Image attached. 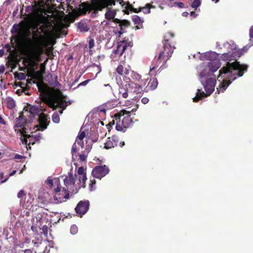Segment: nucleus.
Instances as JSON below:
<instances>
[{
  "label": "nucleus",
  "mask_w": 253,
  "mask_h": 253,
  "mask_svg": "<svg viewBox=\"0 0 253 253\" xmlns=\"http://www.w3.org/2000/svg\"><path fill=\"white\" fill-rule=\"evenodd\" d=\"M219 55V54L213 51L207 52L200 55L201 60L209 61L203 63L197 68L199 77L206 92L198 89L193 101L197 102L201 98L210 95L214 90L216 76L214 73L221 66L220 62L217 60Z\"/></svg>",
  "instance_id": "nucleus-1"
},
{
  "label": "nucleus",
  "mask_w": 253,
  "mask_h": 253,
  "mask_svg": "<svg viewBox=\"0 0 253 253\" xmlns=\"http://www.w3.org/2000/svg\"><path fill=\"white\" fill-rule=\"evenodd\" d=\"M247 68V65H241L237 61L232 63L228 62L226 65L223 66L219 71V74L217 77V80L219 83L216 88L218 93L220 92H223L231 83V81L242 76Z\"/></svg>",
  "instance_id": "nucleus-2"
},
{
  "label": "nucleus",
  "mask_w": 253,
  "mask_h": 253,
  "mask_svg": "<svg viewBox=\"0 0 253 253\" xmlns=\"http://www.w3.org/2000/svg\"><path fill=\"white\" fill-rule=\"evenodd\" d=\"M75 176L77 178L76 180L73 174L69 173L64 179L65 186L63 187V191L65 193L77 192L78 189L85 187L87 178L85 170L83 167L78 169V175Z\"/></svg>",
  "instance_id": "nucleus-3"
},
{
  "label": "nucleus",
  "mask_w": 253,
  "mask_h": 253,
  "mask_svg": "<svg viewBox=\"0 0 253 253\" xmlns=\"http://www.w3.org/2000/svg\"><path fill=\"white\" fill-rule=\"evenodd\" d=\"M52 27V25L49 22L43 18H39L32 24V29L35 37H37L41 33H43L45 36H42V41L41 44L43 46H46L50 40V35L51 32L50 30Z\"/></svg>",
  "instance_id": "nucleus-4"
},
{
  "label": "nucleus",
  "mask_w": 253,
  "mask_h": 253,
  "mask_svg": "<svg viewBox=\"0 0 253 253\" xmlns=\"http://www.w3.org/2000/svg\"><path fill=\"white\" fill-rule=\"evenodd\" d=\"M26 126L28 127V125L23 116H20L18 118L16 119L15 129L17 133H19L23 136V138H21L22 143L27 144L28 139H29V143L33 144L35 142L32 141V138H34L35 141H38L42 138V134L40 133H38V134L32 136L28 134L26 131L27 129Z\"/></svg>",
  "instance_id": "nucleus-5"
},
{
  "label": "nucleus",
  "mask_w": 253,
  "mask_h": 253,
  "mask_svg": "<svg viewBox=\"0 0 253 253\" xmlns=\"http://www.w3.org/2000/svg\"><path fill=\"white\" fill-rule=\"evenodd\" d=\"M138 107L131 110H123L115 114V119L113 120V124H116V128L118 131H125L126 129L129 126L132 120L130 117V113L135 112Z\"/></svg>",
  "instance_id": "nucleus-6"
},
{
  "label": "nucleus",
  "mask_w": 253,
  "mask_h": 253,
  "mask_svg": "<svg viewBox=\"0 0 253 253\" xmlns=\"http://www.w3.org/2000/svg\"><path fill=\"white\" fill-rule=\"evenodd\" d=\"M173 34L171 32H168L166 34L164 37L165 43H164V48L162 51H161L158 56V61L155 64L153 63L150 66V72L151 75H153V71L154 70L159 66L162 61H167L171 56L174 48H172L168 43L169 38H172Z\"/></svg>",
  "instance_id": "nucleus-7"
},
{
  "label": "nucleus",
  "mask_w": 253,
  "mask_h": 253,
  "mask_svg": "<svg viewBox=\"0 0 253 253\" xmlns=\"http://www.w3.org/2000/svg\"><path fill=\"white\" fill-rule=\"evenodd\" d=\"M143 86H145V84L137 85L136 83L131 81L129 79L125 80V83H122L119 87L118 98H126L128 96V94L132 92L139 93L140 92V88Z\"/></svg>",
  "instance_id": "nucleus-8"
},
{
  "label": "nucleus",
  "mask_w": 253,
  "mask_h": 253,
  "mask_svg": "<svg viewBox=\"0 0 253 253\" xmlns=\"http://www.w3.org/2000/svg\"><path fill=\"white\" fill-rule=\"evenodd\" d=\"M28 109L29 110L27 113H29V117L31 119L34 118L36 115L38 116V119L39 122V124L36 126L38 128V129L40 130H43L47 128L49 122L48 121L49 119L48 116L42 113L40 114L41 109H39L38 107L30 106Z\"/></svg>",
  "instance_id": "nucleus-9"
},
{
  "label": "nucleus",
  "mask_w": 253,
  "mask_h": 253,
  "mask_svg": "<svg viewBox=\"0 0 253 253\" xmlns=\"http://www.w3.org/2000/svg\"><path fill=\"white\" fill-rule=\"evenodd\" d=\"M223 46L229 49L228 53H224L221 55V58L224 61L236 60L237 57H239L242 54V50H237L236 45L232 41L225 42Z\"/></svg>",
  "instance_id": "nucleus-10"
},
{
  "label": "nucleus",
  "mask_w": 253,
  "mask_h": 253,
  "mask_svg": "<svg viewBox=\"0 0 253 253\" xmlns=\"http://www.w3.org/2000/svg\"><path fill=\"white\" fill-rule=\"evenodd\" d=\"M42 53V49L39 47H30L24 53V61L29 65H34L40 61V56Z\"/></svg>",
  "instance_id": "nucleus-11"
},
{
  "label": "nucleus",
  "mask_w": 253,
  "mask_h": 253,
  "mask_svg": "<svg viewBox=\"0 0 253 253\" xmlns=\"http://www.w3.org/2000/svg\"><path fill=\"white\" fill-rule=\"evenodd\" d=\"M103 22H105L104 21ZM129 22L126 20H121L115 18L113 20H111L109 21H106V25H107L109 27L112 28H117L118 26L120 28L119 31H115L114 32L116 34H118L119 37H120L122 34H123L124 32V29L126 27H128L129 25Z\"/></svg>",
  "instance_id": "nucleus-12"
},
{
  "label": "nucleus",
  "mask_w": 253,
  "mask_h": 253,
  "mask_svg": "<svg viewBox=\"0 0 253 253\" xmlns=\"http://www.w3.org/2000/svg\"><path fill=\"white\" fill-rule=\"evenodd\" d=\"M131 43L126 40H123L118 42L117 49L113 50L111 54V58L114 60H118L123 55L128 46H131Z\"/></svg>",
  "instance_id": "nucleus-13"
},
{
  "label": "nucleus",
  "mask_w": 253,
  "mask_h": 253,
  "mask_svg": "<svg viewBox=\"0 0 253 253\" xmlns=\"http://www.w3.org/2000/svg\"><path fill=\"white\" fill-rule=\"evenodd\" d=\"M44 102L50 108L55 109L57 106L65 109L67 106V103L62 99L57 96H52L45 97Z\"/></svg>",
  "instance_id": "nucleus-14"
},
{
  "label": "nucleus",
  "mask_w": 253,
  "mask_h": 253,
  "mask_svg": "<svg viewBox=\"0 0 253 253\" xmlns=\"http://www.w3.org/2000/svg\"><path fill=\"white\" fill-rule=\"evenodd\" d=\"M85 132L84 131H80L77 137L76 142L73 144L72 148V154L73 159H74V156L75 155V154L80 151L79 148L77 147V145L80 146L82 148L84 147V143L83 140L85 137Z\"/></svg>",
  "instance_id": "nucleus-15"
},
{
  "label": "nucleus",
  "mask_w": 253,
  "mask_h": 253,
  "mask_svg": "<svg viewBox=\"0 0 253 253\" xmlns=\"http://www.w3.org/2000/svg\"><path fill=\"white\" fill-rule=\"evenodd\" d=\"M109 171V169L105 165L99 166L92 169V174L94 177L101 179L108 174Z\"/></svg>",
  "instance_id": "nucleus-16"
},
{
  "label": "nucleus",
  "mask_w": 253,
  "mask_h": 253,
  "mask_svg": "<svg viewBox=\"0 0 253 253\" xmlns=\"http://www.w3.org/2000/svg\"><path fill=\"white\" fill-rule=\"evenodd\" d=\"M63 192L64 193L62 194L61 193V189L59 186L57 187V188H55L54 190V203L55 204L60 203L62 202H64L68 198L69 193H65L63 191Z\"/></svg>",
  "instance_id": "nucleus-17"
},
{
  "label": "nucleus",
  "mask_w": 253,
  "mask_h": 253,
  "mask_svg": "<svg viewBox=\"0 0 253 253\" xmlns=\"http://www.w3.org/2000/svg\"><path fill=\"white\" fill-rule=\"evenodd\" d=\"M89 203L88 201H81L76 208L77 213L80 216L84 214L88 210Z\"/></svg>",
  "instance_id": "nucleus-18"
},
{
  "label": "nucleus",
  "mask_w": 253,
  "mask_h": 253,
  "mask_svg": "<svg viewBox=\"0 0 253 253\" xmlns=\"http://www.w3.org/2000/svg\"><path fill=\"white\" fill-rule=\"evenodd\" d=\"M118 142L119 138L116 136H113L111 137H109L104 143V147L106 149H110L118 145Z\"/></svg>",
  "instance_id": "nucleus-19"
},
{
  "label": "nucleus",
  "mask_w": 253,
  "mask_h": 253,
  "mask_svg": "<svg viewBox=\"0 0 253 253\" xmlns=\"http://www.w3.org/2000/svg\"><path fill=\"white\" fill-rule=\"evenodd\" d=\"M116 71L119 75L124 76L126 80L127 79L126 76L130 74L131 70L129 67L128 68H124L123 65H120L117 68Z\"/></svg>",
  "instance_id": "nucleus-20"
},
{
  "label": "nucleus",
  "mask_w": 253,
  "mask_h": 253,
  "mask_svg": "<svg viewBox=\"0 0 253 253\" xmlns=\"http://www.w3.org/2000/svg\"><path fill=\"white\" fill-rule=\"evenodd\" d=\"M28 84H31V82H28L26 85H25L23 83H21L20 88L17 90L16 93L19 95H21L23 92L25 94L29 95V93L28 92V90L29 88Z\"/></svg>",
  "instance_id": "nucleus-21"
},
{
  "label": "nucleus",
  "mask_w": 253,
  "mask_h": 253,
  "mask_svg": "<svg viewBox=\"0 0 253 253\" xmlns=\"http://www.w3.org/2000/svg\"><path fill=\"white\" fill-rule=\"evenodd\" d=\"M157 85L158 81L157 79L155 78L152 79L150 80L146 86L147 90H154L157 87Z\"/></svg>",
  "instance_id": "nucleus-22"
},
{
  "label": "nucleus",
  "mask_w": 253,
  "mask_h": 253,
  "mask_svg": "<svg viewBox=\"0 0 253 253\" xmlns=\"http://www.w3.org/2000/svg\"><path fill=\"white\" fill-rule=\"evenodd\" d=\"M45 183L50 187H52L54 184L56 185L57 187H58L59 185V181L57 178L52 179L50 177H48L45 181Z\"/></svg>",
  "instance_id": "nucleus-23"
},
{
  "label": "nucleus",
  "mask_w": 253,
  "mask_h": 253,
  "mask_svg": "<svg viewBox=\"0 0 253 253\" xmlns=\"http://www.w3.org/2000/svg\"><path fill=\"white\" fill-rule=\"evenodd\" d=\"M130 77H131V79L129 78H128L127 79H129L131 81H132L134 82V81H139V80L141 78V77L140 76L135 73V72H134L133 71H132L131 70V72H130Z\"/></svg>",
  "instance_id": "nucleus-24"
},
{
  "label": "nucleus",
  "mask_w": 253,
  "mask_h": 253,
  "mask_svg": "<svg viewBox=\"0 0 253 253\" xmlns=\"http://www.w3.org/2000/svg\"><path fill=\"white\" fill-rule=\"evenodd\" d=\"M78 27L80 29V31L84 32L88 30V28L86 23L84 22H80L78 23Z\"/></svg>",
  "instance_id": "nucleus-25"
},
{
  "label": "nucleus",
  "mask_w": 253,
  "mask_h": 253,
  "mask_svg": "<svg viewBox=\"0 0 253 253\" xmlns=\"http://www.w3.org/2000/svg\"><path fill=\"white\" fill-rule=\"evenodd\" d=\"M154 8V6L149 3H147L145 6L141 7V11L145 14L149 13L150 12V8Z\"/></svg>",
  "instance_id": "nucleus-26"
},
{
  "label": "nucleus",
  "mask_w": 253,
  "mask_h": 253,
  "mask_svg": "<svg viewBox=\"0 0 253 253\" xmlns=\"http://www.w3.org/2000/svg\"><path fill=\"white\" fill-rule=\"evenodd\" d=\"M7 107L9 109H13L15 105L14 100L10 98H8L7 99Z\"/></svg>",
  "instance_id": "nucleus-27"
},
{
  "label": "nucleus",
  "mask_w": 253,
  "mask_h": 253,
  "mask_svg": "<svg viewBox=\"0 0 253 253\" xmlns=\"http://www.w3.org/2000/svg\"><path fill=\"white\" fill-rule=\"evenodd\" d=\"M132 21L135 24H140L143 22L142 19L137 15L133 16Z\"/></svg>",
  "instance_id": "nucleus-28"
},
{
  "label": "nucleus",
  "mask_w": 253,
  "mask_h": 253,
  "mask_svg": "<svg viewBox=\"0 0 253 253\" xmlns=\"http://www.w3.org/2000/svg\"><path fill=\"white\" fill-rule=\"evenodd\" d=\"M52 121L55 123H58L60 122V118L57 113H54L52 116Z\"/></svg>",
  "instance_id": "nucleus-29"
},
{
  "label": "nucleus",
  "mask_w": 253,
  "mask_h": 253,
  "mask_svg": "<svg viewBox=\"0 0 253 253\" xmlns=\"http://www.w3.org/2000/svg\"><path fill=\"white\" fill-rule=\"evenodd\" d=\"M89 151V149L86 151V152H84L83 154L79 155V158L81 161H85L87 155H86V153L87 154L88 152Z\"/></svg>",
  "instance_id": "nucleus-30"
},
{
  "label": "nucleus",
  "mask_w": 253,
  "mask_h": 253,
  "mask_svg": "<svg viewBox=\"0 0 253 253\" xmlns=\"http://www.w3.org/2000/svg\"><path fill=\"white\" fill-rule=\"evenodd\" d=\"M78 229L76 225H73L71 226V228H70V232L72 234H73V235L76 234L78 232Z\"/></svg>",
  "instance_id": "nucleus-31"
},
{
  "label": "nucleus",
  "mask_w": 253,
  "mask_h": 253,
  "mask_svg": "<svg viewBox=\"0 0 253 253\" xmlns=\"http://www.w3.org/2000/svg\"><path fill=\"white\" fill-rule=\"evenodd\" d=\"M201 4V1L200 0H194L192 3V7L194 8H197Z\"/></svg>",
  "instance_id": "nucleus-32"
},
{
  "label": "nucleus",
  "mask_w": 253,
  "mask_h": 253,
  "mask_svg": "<svg viewBox=\"0 0 253 253\" xmlns=\"http://www.w3.org/2000/svg\"><path fill=\"white\" fill-rule=\"evenodd\" d=\"M25 195H26V193L24 192V191L23 190H21L19 191V192L17 194V197L19 199H23L24 197L25 196Z\"/></svg>",
  "instance_id": "nucleus-33"
},
{
  "label": "nucleus",
  "mask_w": 253,
  "mask_h": 253,
  "mask_svg": "<svg viewBox=\"0 0 253 253\" xmlns=\"http://www.w3.org/2000/svg\"><path fill=\"white\" fill-rule=\"evenodd\" d=\"M250 42H252V44H253V25L251 27L250 30Z\"/></svg>",
  "instance_id": "nucleus-34"
},
{
  "label": "nucleus",
  "mask_w": 253,
  "mask_h": 253,
  "mask_svg": "<svg viewBox=\"0 0 253 253\" xmlns=\"http://www.w3.org/2000/svg\"><path fill=\"white\" fill-rule=\"evenodd\" d=\"M90 183L89 184L90 190L92 191L94 190L93 186L95 184L96 181L95 179L90 180Z\"/></svg>",
  "instance_id": "nucleus-35"
},
{
  "label": "nucleus",
  "mask_w": 253,
  "mask_h": 253,
  "mask_svg": "<svg viewBox=\"0 0 253 253\" xmlns=\"http://www.w3.org/2000/svg\"><path fill=\"white\" fill-rule=\"evenodd\" d=\"M94 46V42L93 39L89 40L88 42V46L90 49L92 48Z\"/></svg>",
  "instance_id": "nucleus-36"
},
{
  "label": "nucleus",
  "mask_w": 253,
  "mask_h": 253,
  "mask_svg": "<svg viewBox=\"0 0 253 253\" xmlns=\"http://www.w3.org/2000/svg\"><path fill=\"white\" fill-rule=\"evenodd\" d=\"M129 7H130V10L133 11L135 13H138V12H140V11H141V7H139L138 9L134 8L132 7L131 6H129Z\"/></svg>",
  "instance_id": "nucleus-37"
},
{
  "label": "nucleus",
  "mask_w": 253,
  "mask_h": 253,
  "mask_svg": "<svg viewBox=\"0 0 253 253\" xmlns=\"http://www.w3.org/2000/svg\"><path fill=\"white\" fill-rule=\"evenodd\" d=\"M141 102L144 104H146L149 102V99L147 97H143L141 99Z\"/></svg>",
  "instance_id": "nucleus-38"
},
{
  "label": "nucleus",
  "mask_w": 253,
  "mask_h": 253,
  "mask_svg": "<svg viewBox=\"0 0 253 253\" xmlns=\"http://www.w3.org/2000/svg\"><path fill=\"white\" fill-rule=\"evenodd\" d=\"M174 4L181 8L183 7V3L182 2H175Z\"/></svg>",
  "instance_id": "nucleus-39"
},
{
  "label": "nucleus",
  "mask_w": 253,
  "mask_h": 253,
  "mask_svg": "<svg viewBox=\"0 0 253 253\" xmlns=\"http://www.w3.org/2000/svg\"><path fill=\"white\" fill-rule=\"evenodd\" d=\"M5 71V67L3 65L0 66V73H3Z\"/></svg>",
  "instance_id": "nucleus-40"
},
{
  "label": "nucleus",
  "mask_w": 253,
  "mask_h": 253,
  "mask_svg": "<svg viewBox=\"0 0 253 253\" xmlns=\"http://www.w3.org/2000/svg\"><path fill=\"white\" fill-rule=\"evenodd\" d=\"M89 80H86V81H84L82 83H80L79 84V85H86V84L89 82Z\"/></svg>",
  "instance_id": "nucleus-41"
},
{
  "label": "nucleus",
  "mask_w": 253,
  "mask_h": 253,
  "mask_svg": "<svg viewBox=\"0 0 253 253\" xmlns=\"http://www.w3.org/2000/svg\"><path fill=\"white\" fill-rule=\"evenodd\" d=\"M22 157V156L19 155H18V154H16V155L15 156V157H14L15 159H21Z\"/></svg>",
  "instance_id": "nucleus-42"
},
{
  "label": "nucleus",
  "mask_w": 253,
  "mask_h": 253,
  "mask_svg": "<svg viewBox=\"0 0 253 253\" xmlns=\"http://www.w3.org/2000/svg\"><path fill=\"white\" fill-rule=\"evenodd\" d=\"M4 54V51L3 50L0 49V57H2Z\"/></svg>",
  "instance_id": "nucleus-43"
},
{
  "label": "nucleus",
  "mask_w": 253,
  "mask_h": 253,
  "mask_svg": "<svg viewBox=\"0 0 253 253\" xmlns=\"http://www.w3.org/2000/svg\"><path fill=\"white\" fill-rule=\"evenodd\" d=\"M0 123H1L2 124H5V122H4V120L1 118V117L0 116Z\"/></svg>",
  "instance_id": "nucleus-44"
},
{
  "label": "nucleus",
  "mask_w": 253,
  "mask_h": 253,
  "mask_svg": "<svg viewBox=\"0 0 253 253\" xmlns=\"http://www.w3.org/2000/svg\"><path fill=\"white\" fill-rule=\"evenodd\" d=\"M16 170H13V171L9 174V176L14 175L16 173Z\"/></svg>",
  "instance_id": "nucleus-45"
},
{
  "label": "nucleus",
  "mask_w": 253,
  "mask_h": 253,
  "mask_svg": "<svg viewBox=\"0 0 253 253\" xmlns=\"http://www.w3.org/2000/svg\"><path fill=\"white\" fill-rule=\"evenodd\" d=\"M191 15L192 16H193L194 17H196L197 16V14L195 13V12H191Z\"/></svg>",
  "instance_id": "nucleus-46"
},
{
  "label": "nucleus",
  "mask_w": 253,
  "mask_h": 253,
  "mask_svg": "<svg viewBox=\"0 0 253 253\" xmlns=\"http://www.w3.org/2000/svg\"><path fill=\"white\" fill-rule=\"evenodd\" d=\"M188 15V12H183V13H182V15H183V16H185V17L187 16V15Z\"/></svg>",
  "instance_id": "nucleus-47"
},
{
  "label": "nucleus",
  "mask_w": 253,
  "mask_h": 253,
  "mask_svg": "<svg viewBox=\"0 0 253 253\" xmlns=\"http://www.w3.org/2000/svg\"><path fill=\"white\" fill-rule=\"evenodd\" d=\"M125 145V142H121L120 143V147H122L123 146H124Z\"/></svg>",
  "instance_id": "nucleus-48"
},
{
  "label": "nucleus",
  "mask_w": 253,
  "mask_h": 253,
  "mask_svg": "<svg viewBox=\"0 0 253 253\" xmlns=\"http://www.w3.org/2000/svg\"><path fill=\"white\" fill-rule=\"evenodd\" d=\"M24 253H32V252L30 250H27L25 251Z\"/></svg>",
  "instance_id": "nucleus-49"
},
{
  "label": "nucleus",
  "mask_w": 253,
  "mask_h": 253,
  "mask_svg": "<svg viewBox=\"0 0 253 253\" xmlns=\"http://www.w3.org/2000/svg\"><path fill=\"white\" fill-rule=\"evenodd\" d=\"M7 179H8V178H5L4 180L1 181V183L5 182L7 180Z\"/></svg>",
  "instance_id": "nucleus-50"
},
{
  "label": "nucleus",
  "mask_w": 253,
  "mask_h": 253,
  "mask_svg": "<svg viewBox=\"0 0 253 253\" xmlns=\"http://www.w3.org/2000/svg\"><path fill=\"white\" fill-rule=\"evenodd\" d=\"M5 47H6V48H9V49H10V47H9V45L8 44H6V45H5Z\"/></svg>",
  "instance_id": "nucleus-51"
},
{
  "label": "nucleus",
  "mask_w": 253,
  "mask_h": 253,
  "mask_svg": "<svg viewBox=\"0 0 253 253\" xmlns=\"http://www.w3.org/2000/svg\"><path fill=\"white\" fill-rule=\"evenodd\" d=\"M212 1H214L215 3H216L217 1H218L219 0H211Z\"/></svg>",
  "instance_id": "nucleus-52"
},
{
  "label": "nucleus",
  "mask_w": 253,
  "mask_h": 253,
  "mask_svg": "<svg viewBox=\"0 0 253 253\" xmlns=\"http://www.w3.org/2000/svg\"><path fill=\"white\" fill-rule=\"evenodd\" d=\"M59 113H60V114H62V113H63V110H60V111H59Z\"/></svg>",
  "instance_id": "nucleus-53"
},
{
  "label": "nucleus",
  "mask_w": 253,
  "mask_h": 253,
  "mask_svg": "<svg viewBox=\"0 0 253 253\" xmlns=\"http://www.w3.org/2000/svg\"><path fill=\"white\" fill-rule=\"evenodd\" d=\"M104 85L107 86V87H108V86L110 87V85L109 84H105Z\"/></svg>",
  "instance_id": "nucleus-54"
},
{
  "label": "nucleus",
  "mask_w": 253,
  "mask_h": 253,
  "mask_svg": "<svg viewBox=\"0 0 253 253\" xmlns=\"http://www.w3.org/2000/svg\"><path fill=\"white\" fill-rule=\"evenodd\" d=\"M63 0H56V1L58 2H61Z\"/></svg>",
  "instance_id": "nucleus-55"
},
{
  "label": "nucleus",
  "mask_w": 253,
  "mask_h": 253,
  "mask_svg": "<svg viewBox=\"0 0 253 253\" xmlns=\"http://www.w3.org/2000/svg\"><path fill=\"white\" fill-rule=\"evenodd\" d=\"M67 2H69L71 1V0H66Z\"/></svg>",
  "instance_id": "nucleus-56"
},
{
  "label": "nucleus",
  "mask_w": 253,
  "mask_h": 253,
  "mask_svg": "<svg viewBox=\"0 0 253 253\" xmlns=\"http://www.w3.org/2000/svg\"><path fill=\"white\" fill-rule=\"evenodd\" d=\"M100 112H102V113H104L105 112V111L104 110H101Z\"/></svg>",
  "instance_id": "nucleus-57"
},
{
  "label": "nucleus",
  "mask_w": 253,
  "mask_h": 253,
  "mask_svg": "<svg viewBox=\"0 0 253 253\" xmlns=\"http://www.w3.org/2000/svg\"><path fill=\"white\" fill-rule=\"evenodd\" d=\"M2 175H3V174H2V173H0V176H2Z\"/></svg>",
  "instance_id": "nucleus-58"
},
{
  "label": "nucleus",
  "mask_w": 253,
  "mask_h": 253,
  "mask_svg": "<svg viewBox=\"0 0 253 253\" xmlns=\"http://www.w3.org/2000/svg\"><path fill=\"white\" fill-rule=\"evenodd\" d=\"M173 0H167V1H173Z\"/></svg>",
  "instance_id": "nucleus-59"
},
{
  "label": "nucleus",
  "mask_w": 253,
  "mask_h": 253,
  "mask_svg": "<svg viewBox=\"0 0 253 253\" xmlns=\"http://www.w3.org/2000/svg\"><path fill=\"white\" fill-rule=\"evenodd\" d=\"M22 172V170L20 171V174Z\"/></svg>",
  "instance_id": "nucleus-60"
},
{
  "label": "nucleus",
  "mask_w": 253,
  "mask_h": 253,
  "mask_svg": "<svg viewBox=\"0 0 253 253\" xmlns=\"http://www.w3.org/2000/svg\"><path fill=\"white\" fill-rule=\"evenodd\" d=\"M10 0H7V1H9Z\"/></svg>",
  "instance_id": "nucleus-61"
},
{
  "label": "nucleus",
  "mask_w": 253,
  "mask_h": 253,
  "mask_svg": "<svg viewBox=\"0 0 253 253\" xmlns=\"http://www.w3.org/2000/svg\"><path fill=\"white\" fill-rule=\"evenodd\" d=\"M1 155V153L0 152V155Z\"/></svg>",
  "instance_id": "nucleus-62"
}]
</instances>
